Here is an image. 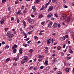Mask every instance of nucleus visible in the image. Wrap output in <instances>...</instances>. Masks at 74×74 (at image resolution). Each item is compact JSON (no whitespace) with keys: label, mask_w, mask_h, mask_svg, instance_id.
<instances>
[{"label":"nucleus","mask_w":74,"mask_h":74,"mask_svg":"<svg viewBox=\"0 0 74 74\" xmlns=\"http://www.w3.org/2000/svg\"><path fill=\"white\" fill-rule=\"evenodd\" d=\"M49 2L47 3L45 5V7L44 8V9H46V8H47V7L48 6V5L51 2V0H49ZM52 1L53 3H56V2L57 1V0H52Z\"/></svg>","instance_id":"obj_1"},{"label":"nucleus","mask_w":74,"mask_h":74,"mask_svg":"<svg viewBox=\"0 0 74 74\" xmlns=\"http://www.w3.org/2000/svg\"><path fill=\"white\" fill-rule=\"evenodd\" d=\"M28 58H25L24 59L22 60L21 62V64H23V63H25L27 62H28Z\"/></svg>","instance_id":"obj_2"},{"label":"nucleus","mask_w":74,"mask_h":74,"mask_svg":"<svg viewBox=\"0 0 74 74\" xmlns=\"http://www.w3.org/2000/svg\"><path fill=\"white\" fill-rule=\"evenodd\" d=\"M62 16L61 17V20L62 21V20H63L64 19H65L66 18V15L64 14H63L61 15Z\"/></svg>","instance_id":"obj_3"},{"label":"nucleus","mask_w":74,"mask_h":74,"mask_svg":"<svg viewBox=\"0 0 74 74\" xmlns=\"http://www.w3.org/2000/svg\"><path fill=\"white\" fill-rule=\"evenodd\" d=\"M52 38H50L47 41V43L48 44H49L51 43L52 41Z\"/></svg>","instance_id":"obj_4"},{"label":"nucleus","mask_w":74,"mask_h":74,"mask_svg":"<svg viewBox=\"0 0 74 74\" xmlns=\"http://www.w3.org/2000/svg\"><path fill=\"white\" fill-rule=\"evenodd\" d=\"M53 6H52V5H51L49 7L48 11V12L50 11H51L52 10H53Z\"/></svg>","instance_id":"obj_5"},{"label":"nucleus","mask_w":74,"mask_h":74,"mask_svg":"<svg viewBox=\"0 0 74 74\" xmlns=\"http://www.w3.org/2000/svg\"><path fill=\"white\" fill-rule=\"evenodd\" d=\"M53 24V22L52 21L50 22L48 24V27H51V26L52 25V24Z\"/></svg>","instance_id":"obj_6"},{"label":"nucleus","mask_w":74,"mask_h":74,"mask_svg":"<svg viewBox=\"0 0 74 74\" xmlns=\"http://www.w3.org/2000/svg\"><path fill=\"white\" fill-rule=\"evenodd\" d=\"M22 51H23V50H22V48H21L20 49L19 51V53L20 54H22Z\"/></svg>","instance_id":"obj_7"},{"label":"nucleus","mask_w":74,"mask_h":74,"mask_svg":"<svg viewBox=\"0 0 74 74\" xmlns=\"http://www.w3.org/2000/svg\"><path fill=\"white\" fill-rule=\"evenodd\" d=\"M70 20V17H68L67 18V20H65V22H69Z\"/></svg>","instance_id":"obj_8"},{"label":"nucleus","mask_w":74,"mask_h":74,"mask_svg":"<svg viewBox=\"0 0 74 74\" xmlns=\"http://www.w3.org/2000/svg\"><path fill=\"white\" fill-rule=\"evenodd\" d=\"M32 8L34 10V12H35V11L36 10V7H35V6H33L32 7Z\"/></svg>","instance_id":"obj_9"},{"label":"nucleus","mask_w":74,"mask_h":74,"mask_svg":"<svg viewBox=\"0 0 74 74\" xmlns=\"http://www.w3.org/2000/svg\"><path fill=\"white\" fill-rule=\"evenodd\" d=\"M45 65H48V61L47 60H46L44 63Z\"/></svg>","instance_id":"obj_10"},{"label":"nucleus","mask_w":74,"mask_h":74,"mask_svg":"<svg viewBox=\"0 0 74 74\" xmlns=\"http://www.w3.org/2000/svg\"><path fill=\"white\" fill-rule=\"evenodd\" d=\"M16 48H17V45H14L12 47V49H15Z\"/></svg>","instance_id":"obj_11"},{"label":"nucleus","mask_w":74,"mask_h":74,"mask_svg":"<svg viewBox=\"0 0 74 74\" xmlns=\"http://www.w3.org/2000/svg\"><path fill=\"white\" fill-rule=\"evenodd\" d=\"M53 26L55 28V27H56L58 26V24L57 23H54L53 24Z\"/></svg>","instance_id":"obj_12"},{"label":"nucleus","mask_w":74,"mask_h":74,"mask_svg":"<svg viewBox=\"0 0 74 74\" xmlns=\"http://www.w3.org/2000/svg\"><path fill=\"white\" fill-rule=\"evenodd\" d=\"M56 59H55L54 60H53V61L52 63V64H54V63H55L56 62Z\"/></svg>","instance_id":"obj_13"},{"label":"nucleus","mask_w":74,"mask_h":74,"mask_svg":"<svg viewBox=\"0 0 74 74\" xmlns=\"http://www.w3.org/2000/svg\"><path fill=\"white\" fill-rule=\"evenodd\" d=\"M6 19H7V17H6L5 16H4L3 17L2 19V21H6Z\"/></svg>","instance_id":"obj_14"},{"label":"nucleus","mask_w":74,"mask_h":74,"mask_svg":"<svg viewBox=\"0 0 74 74\" xmlns=\"http://www.w3.org/2000/svg\"><path fill=\"white\" fill-rule=\"evenodd\" d=\"M23 34L25 36L24 38H27V34L25 33V32H23Z\"/></svg>","instance_id":"obj_15"},{"label":"nucleus","mask_w":74,"mask_h":74,"mask_svg":"<svg viewBox=\"0 0 74 74\" xmlns=\"http://www.w3.org/2000/svg\"><path fill=\"white\" fill-rule=\"evenodd\" d=\"M62 48V47L60 46H58L57 47V49L58 50V51H59V50H60Z\"/></svg>","instance_id":"obj_16"},{"label":"nucleus","mask_w":74,"mask_h":74,"mask_svg":"<svg viewBox=\"0 0 74 74\" xmlns=\"http://www.w3.org/2000/svg\"><path fill=\"white\" fill-rule=\"evenodd\" d=\"M11 32H10L9 31L7 33V36H8L10 35L11 34Z\"/></svg>","instance_id":"obj_17"},{"label":"nucleus","mask_w":74,"mask_h":74,"mask_svg":"<svg viewBox=\"0 0 74 74\" xmlns=\"http://www.w3.org/2000/svg\"><path fill=\"white\" fill-rule=\"evenodd\" d=\"M13 51V53H16V49H14Z\"/></svg>","instance_id":"obj_18"},{"label":"nucleus","mask_w":74,"mask_h":74,"mask_svg":"<svg viewBox=\"0 0 74 74\" xmlns=\"http://www.w3.org/2000/svg\"><path fill=\"white\" fill-rule=\"evenodd\" d=\"M19 59V56H18L16 58L15 62L18 60Z\"/></svg>","instance_id":"obj_19"},{"label":"nucleus","mask_w":74,"mask_h":74,"mask_svg":"<svg viewBox=\"0 0 74 74\" xmlns=\"http://www.w3.org/2000/svg\"><path fill=\"white\" fill-rule=\"evenodd\" d=\"M50 69V68H49V66H47V67L46 68V71H48V70H49Z\"/></svg>","instance_id":"obj_20"},{"label":"nucleus","mask_w":74,"mask_h":74,"mask_svg":"<svg viewBox=\"0 0 74 74\" xmlns=\"http://www.w3.org/2000/svg\"><path fill=\"white\" fill-rule=\"evenodd\" d=\"M40 0H37L35 1V3L37 4V3H40Z\"/></svg>","instance_id":"obj_21"},{"label":"nucleus","mask_w":74,"mask_h":74,"mask_svg":"<svg viewBox=\"0 0 74 74\" xmlns=\"http://www.w3.org/2000/svg\"><path fill=\"white\" fill-rule=\"evenodd\" d=\"M65 70L66 72H69V68H66Z\"/></svg>","instance_id":"obj_22"},{"label":"nucleus","mask_w":74,"mask_h":74,"mask_svg":"<svg viewBox=\"0 0 74 74\" xmlns=\"http://www.w3.org/2000/svg\"><path fill=\"white\" fill-rule=\"evenodd\" d=\"M69 52H70V53H73V51L71 50V49H69Z\"/></svg>","instance_id":"obj_23"},{"label":"nucleus","mask_w":74,"mask_h":74,"mask_svg":"<svg viewBox=\"0 0 74 74\" xmlns=\"http://www.w3.org/2000/svg\"><path fill=\"white\" fill-rule=\"evenodd\" d=\"M31 23V24H33V23H34V21H33V20H32L29 23Z\"/></svg>","instance_id":"obj_24"},{"label":"nucleus","mask_w":74,"mask_h":74,"mask_svg":"<svg viewBox=\"0 0 74 74\" xmlns=\"http://www.w3.org/2000/svg\"><path fill=\"white\" fill-rule=\"evenodd\" d=\"M23 23L24 25V26H26V22L24 21H23Z\"/></svg>","instance_id":"obj_25"},{"label":"nucleus","mask_w":74,"mask_h":74,"mask_svg":"<svg viewBox=\"0 0 74 74\" xmlns=\"http://www.w3.org/2000/svg\"><path fill=\"white\" fill-rule=\"evenodd\" d=\"M32 33H33V31H31L28 32V34H31Z\"/></svg>","instance_id":"obj_26"},{"label":"nucleus","mask_w":74,"mask_h":74,"mask_svg":"<svg viewBox=\"0 0 74 74\" xmlns=\"http://www.w3.org/2000/svg\"><path fill=\"white\" fill-rule=\"evenodd\" d=\"M51 17V15L50 14H48L47 15V18L48 19L50 18Z\"/></svg>","instance_id":"obj_27"},{"label":"nucleus","mask_w":74,"mask_h":74,"mask_svg":"<svg viewBox=\"0 0 74 74\" xmlns=\"http://www.w3.org/2000/svg\"><path fill=\"white\" fill-rule=\"evenodd\" d=\"M32 19H31V18H28L27 20V21H28V22H29V23H30V22L31 21V20Z\"/></svg>","instance_id":"obj_28"},{"label":"nucleus","mask_w":74,"mask_h":74,"mask_svg":"<svg viewBox=\"0 0 74 74\" xmlns=\"http://www.w3.org/2000/svg\"><path fill=\"white\" fill-rule=\"evenodd\" d=\"M11 20L12 21V22H14V17H12L11 18Z\"/></svg>","instance_id":"obj_29"},{"label":"nucleus","mask_w":74,"mask_h":74,"mask_svg":"<svg viewBox=\"0 0 74 74\" xmlns=\"http://www.w3.org/2000/svg\"><path fill=\"white\" fill-rule=\"evenodd\" d=\"M34 38L36 40H38V37H37V36H34Z\"/></svg>","instance_id":"obj_30"},{"label":"nucleus","mask_w":74,"mask_h":74,"mask_svg":"<svg viewBox=\"0 0 74 74\" xmlns=\"http://www.w3.org/2000/svg\"><path fill=\"white\" fill-rule=\"evenodd\" d=\"M29 52L31 53H32V52H33V50H32V49H30L29 50Z\"/></svg>","instance_id":"obj_31"},{"label":"nucleus","mask_w":74,"mask_h":74,"mask_svg":"<svg viewBox=\"0 0 74 74\" xmlns=\"http://www.w3.org/2000/svg\"><path fill=\"white\" fill-rule=\"evenodd\" d=\"M1 24H3V23H4V21H1Z\"/></svg>","instance_id":"obj_32"},{"label":"nucleus","mask_w":74,"mask_h":74,"mask_svg":"<svg viewBox=\"0 0 74 74\" xmlns=\"http://www.w3.org/2000/svg\"><path fill=\"white\" fill-rule=\"evenodd\" d=\"M23 45L25 47H27V45L25 43L23 44Z\"/></svg>","instance_id":"obj_33"},{"label":"nucleus","mask_w":74,"mask_h":74,"mask_svg":"<svg viewBox=\"0 0 74 74\" xmlns=\"http://www.w3.org/2000/svg\"><path fill=\"white\" fill-rule=\"evenodd\" d=\"M8 37L9 38H12V37L11 36V35H8Z\"/></svg>","instance_id":"obj_34"},{"label":"nucleus","mask_w":74,"mask_h":74,"mask_svg":"<svg viewBox=\"0 0 74 74\" xmlns=\"http://www.w3.org/2000/svg\"><path fill=\"white\" fill-rule=\"evenodd\" d=\"M21 10H19L18 12V14H21Z\"/></svg>","instance_id":"obj_35"},{"label":"nucleus","mask_w":74,"mask_h":74,"mask_svg":"<svg viewBox=\"0 0 74 74\" xmlns=\"http://www.w3.org/2000/svg\"><path fill=\"white\" fill-rule=\"evenodd\" d=\"M61 68H63L64 67V66L63 65H61Z\"/></svg>","instance_id":"obj_36"},{"label":"nucleus","mask_w":74,"mask_h":74,"mask_svg":"<svg viewBox=\"0 0 74 74\" xmlns=\"http://www.w3.org/2000/svg\"><path fill=\"white\" fill-rule=\"evenodd\" d=\"M10 58H8V59H6V62H8L10 60Z\"/></svg>","instance_id":"obj_37"},{"label":"nucleus","mask_w":74,"mask_h":74,"mask_svg":"<svg viewBox=\"0 0 74 74\" xmlns=\"http://www.w3.org/2000/svg\"><path fill=\"white\" fill-rule=\"evenodd\" d=\"M64 53H61V56H64Z\"/></svg>","instance_id":"obj_38"},{"label":"nucleus","mask_w":74,"mask_h":74,"mask_svg":"<svg viewBox=\"0 0 74 74\" xmlns=\"http://www.w3.org/2000/svg\"><path fill=\"white\" fill-rule=\"evenodd\" d=\"M42 15H40V16H39V17L40 18H42Z\"/></svg>","instance_id":"obj_39"},{"label":"nucleus","mask_w":74,"mask_h":74,"mask_svg":"<svg viewBox=\"0 0 74 74\" xmlns=\"http://www.w3.org/2000/svg\"><path fill=\"white\" fill-rule=\"evenodd\" d=\"M9 48V46H8L7 45L5 47V49H7V48Z\"/></svg>","instance_id":"obj_40"},{"label":"nucleus","mask_w":74,"mask_h":74,"mask_svg":"<svg viewBox=\"0 0 74 74\" xmlns=\"http://www.w3.org/2000/svg\"><path fill=\"white\" fill-rule=\"evenodd\" d=\"M54 15L57 18H58V14H54Z\"/></svg>","instance_id":"obj_41"},{"label":"nucleus","mask_w":74,"mask_h":74,"mask_svg":"<svg viewBox=\"0 0 74 74\" xmlns=\"http://www.w3.org/2000/svg\"><path fill=\"white\" fill-rule=\"evenodd\" d=\"M52 34V35H53V36H56V34L55 33H54L53 34Z\"/></svg>","instance_id":"obj_42"},{"label":"nucleus","mask_w":74,"mask_h":74,"mask_svg":"<svg viewBox=\"0 0 74 74\" xmlns=\"http://www.w3.org/2000/svg\"><path fill=\"white\" fill-rule=\"evenodd\" d=\"M66 38H69V36H68V35H66L65 36Z\"/></svg>","instance_id":"obj_43"},{"label":"nucleus","mask_w":74,"mask_h":74,"mask_svg":"<svg viewBox=\"0 0 74 74\" xmlns=\"http://www.w3.org/2000/svg\"><path fill=\"white\" fill-rule=\"evenodd\" d=\"M12 40L11 39V38H9L8 39V41H10Z\"/></svg>","instance_id":"obj_44"},{"label":"nucleus","mask_w":74,"mask_h":74,"mask_svg":"<svg viewBox=\"0 0 74 74\" xmlns=\"http://www.w3.org/2000/svg\"><path fill=\"white\" fill-rule=\"evenodd\" d=\"M48 50H46L45 51V53H48Z\"/></svg>","instance_id":"obj_45"},{"label":"nucleus","mask_w":74,"mask_h":74,"mask_svg":"<svg viewBox=\"0 0 74 74\" xmlns=\"http://www.w3.org/2000/svg\"><path fill=\"white\" fill-rule=\"evenodd\" d=\"M5 0H2V2L4 3H5Z\"/></svg>","instance_id":"obj_46"},{"label":"nucleus","mask_w":74,"mask_h":74,"mask_svg":"<svg viewBox=\"0 0 74 74\" xmlns=\"http://www.w3.org/2000/svg\"><path fill=\"white\" fill-rule=\"evenodd\" d=\"M32 69H33V66H31L29 68V69L30 70H32Z\"/></svg>","instance_id":"obj_47"},{"label":"nucleus","mask_w":74,"mask_h":74,"mask_svg":"<svg viewBox=\"0 0 74 74\" xmlns=\"http://www.w3.org/2000/svg\"><path fill=\"white\" fill-rule=\"evenodd\" d=\"M5 32H7V30H8V28H5Z\"/></svg>","instance_id":"obj_48"},{"label":"nucleus","mask_w":74,"mask_h":74,"mask_svg":"<svg viewBox=\"0 0 74 74\" xmlns=\"http://www.w3.org/2000/svg\"><path fill=\"white\" fill-rule=\"evenodd\" d=\"M8 11H10V10H11V8H10V7H9L8 8Z\"/></svg>","instance_id":"obj_49"},{"label":"nucleus","mask_w":74,"mask_h":74,"mask_svg":"<svg viewBox=\"0 0 74 74\" xmlns=\"http://www.w3.org/2000/svg\"><path fill=\"white\" fill-rule=\"evenodd\" d=\"M19 20H18L17 21V23H19Z\"/></svg>","instance_id":"obj_50"},{"label":"nucleus","mask_w":74,"mask_h":74,"mask_svg":"<svg viewBox=\"0 0 74 74\" xmlns=\"http://www.w3.org/2000/svg\"><path fill=\"white\" fill-rule=\"evenodd\" d=\"M60 39L61 41H63V37H61Z\"/></svg>","instance_id":"obj_51"},{"label":"nucleus","mask_w":74,"mask_h":74,"mask_svg":"<svg viewBox=\"0 0 74 74\" xmlns=\"http://www.w3.org/2000/svg\"><path fill=\"white\" fill-rule=\"evenodd\" d=\"M31 16L33 18H34V15H33V14H31Z\"/></svg>","instance_id":"obj_52"},{"label":"nucleus","mask_w":74,"mask_h":74,"mask_svg":"<svg viewBox=\"0 0 74 74\" xmlns=\"http://www.w3.org/2000/svg\"><path fill=\"white\" fill-rule=\"evenodd\" d=\"M54 19H55V18H53V17L51 18V20H52V21H53V20H54Z\"/></svg>","instance_id":"obj_53"},{"label":"nucleus","mask_w":74,"mask_h":74,"mask_svg":"<svg viewBox=\"0 0 74 74\" xmlns=\"http://www.w3.org/2000/svg\"><path fill=\"white\" fill-rule=\"evenodd\" d=\"M2 44L3 45L4 44H5V42H4V41H3L2 42Z\"/></svg>","instance_id":"obj_54"},{"label":"nucleus","mask_w":74,"mask_h":74,"mask_svg":"<svg viewBox=\"0 0 74 74\" xmlns=\"http://www.w3.org/2000/svg\"><path fill=\"white\" fill-rule=\"evenodd\" d=\"M67 51V50L66 49H65V50H64L63 51L64 52H66Z\"/></svg>","instance_id":"obj_55"},{"label":"nucleus","mask_w":74,"mask_h":74,"mask_svg":"<svg viewBox=\"0 0 74 74\" xmlns=\"http://www.w3.org/2000/svg\"><path fill=\"white\" fill-rule=\"evenodd\" d=\"M41 58L42 59H44V56H41Z\"/></svg>","instance_id":"obj_56"},{"label":"nucleus","mask_w":74,"mask_h":74,"mask_svg":"<svg viewBox=\"0 0 74 74\" xmlns=\"http://www.w3.org/2000/svg\"><path fill=\"white\" fill-rule=\"evenodd\" d=\"M31 42V40H29L27 42V44H29V43H30Z\"/></svg>","instance_id":"obj_57"},{"label":"nucleus","mask_w":74,"mask_h":74,"mask_svg":"<svg viewBox=\"0 0 74 74\" xmlns=\"http://www.w3.org/2000/svg\"><path fill=\"white\" fill-rule=\"evenodd\" d=\"M64 7L65 8H67V5H65L64 6Z\"/></svg>","instance_id":"obj_58"},{"label":"nucleus","mask_w":74,"mask_h":74,"mask_svg":"<svg viewBox=\"0 0 74 74\" xmlns=\"http://www.w3.org/2000/svg\"><path fill=\"white\" fill-rule=\"evenodd\" d=\"M58 74H62V73L61 72H60L58 73Z\"/></svg>","instance_id":"obj_59"},{"label":"nucleus","mask_w":74,"mask_h":74,"mask_svg":"<svg viewBox=\"0 0 74 74\" xmlns=\"http://www.w3.org/2000/svg\"><path fill=\"white\" fill-rule=\"evenodd\" d=\"M39 35H42V33H41V32H40L39 33Z\"/></svg>","instance_id":"obj_60"},{"label":"nucleus","mask_w":74,"mask_h":74,"mask_svg":"<svg viewBox=\"0 0 74 74\" xmlns=\"http://www.w3.org/2000/svg\"><path fill=\"white\" fill-rule=\"evenodd\" d=\"M43 68V66H40V69H42Z\"/></svg>","instance_id":"obj_61"},{"label":"nucleus","mask_w":74,"mask_h":74,"mask_svg":"<svg viewBox=\"0 0 74 74\" xmlns=\"http://www.w3.org/2000/svg\"><path fill=\"white\" fill-rule=\"evenodd\" d=\"M42 60V59H39L38 60V61L39 62H40V61H41Z\"/></svg>","instance_id":"obj_62"},{"label":"nucleus","mask_w":74,"mask_h":74,"mask_svg":"<svg viewBox=\"0 0 74 74\" xmlns=\"http://www.w3.org/2000/svg\"><path fill=\"white\" fill-rule=\"evenodd\" d=\"M67 60H69L70 59V57H67Z\"/></svg>","instance_id":"obj_63"},{"label":"nucleus","mask_w":74,"mask_h":74,"mask_svg":"<svg viewBox=\"0 0 74 74\" xmlns=\"http://www.w3.org/2000/svg\"><path fill=\"white\" fill-rule=\"evenodd\" d=\"M44 22H42L41 23V24H42V25H44Z\"/></svg>","instance_id":"obj_64"}]
</instances>
